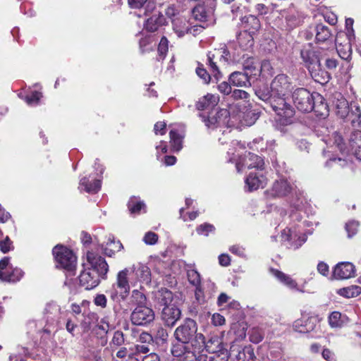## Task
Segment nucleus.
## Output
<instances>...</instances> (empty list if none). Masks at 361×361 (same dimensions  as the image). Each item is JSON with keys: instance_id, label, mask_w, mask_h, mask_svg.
Masks as SVG:
<instances>
[{"instance_id": "1", "label": "nucleus", "mask_w": 361, "mask_h": 361, "mask_svg": "<svg viewBox=\"0 0 361 361\" xmlns=\"http://www.w3.org/2000/svg\"><path fill=\"white\" fill-rule=\"evenodd\" d=\"M292 88L290 79L285 74L276 75L270 85L272 96L271 107L279 116L284 118L286 121L295 114L294 109L286 102L285 97Z\"/></svg>"}, {"instance_id": "2", "label": "nucleus", "mask_w": 361, "mask_h": 361, "mask_svg": "<svg viewBox=\"0 0 361 361\" xmlns=\"http://www.w3.org/2000/svg\"><path fill=\"white\" fill-rule=\"evenodd\" d=\"M295 106L302 112L314 111L320 116L328 115V106L324 97L317 92H310L305 88H298L292 94Z\"/></svg>"}, {"instance_id": "3", "label": "nucleus", "mask_w": 361, "mask_h": 361, "mask_svg": "<svg viewBox=\"0 0 361 361\" xmlns=\"http://www.w3.org/2000/svg\"><path fill=\"white\" fill-rule=\"evenodd\" d=\"M177 341L183 343H191L197 347L198 343H204V336L197 333V325L195 320L186 319L174 332Z\"/></svg>"}, {"instance_id": "4", "label": "nucleus", "mask_w": 361, "mask_h": 361, "mask_svg": "<svg viewBox=\"0 0 361 361\" xmlns=\"http://www.w3.org/2000/svg\"><path fill=\"white\" fill-rule=\"evenodd\" d=\"M53 255L56 262V267L72 271L76 263V257L73 252L67 247L58 245L53 248Z\"/></svg>"}, {"instance_id": "5", "label": "nucleus", "mask_w": 361, "mask_h": 361, "mask_svg": "<svg viewBox=\"0 0 361 361\" xmlns=\"http://www.w3.org/2000/svg\"><path fill=\"white\" fill-rule=\"evenodd\" d=\"M130 272V269H124L120 271L116 276V281L112 285L113 290L111 298L115 300L118 296L122 300H125L130 293V283L128 274Z\"/></svg>"}, {"instance_id": "6", "label": "nucleus", "mask_w": 361, "mask_h": 361, "mask_svg": "<svg viewBox=\"0 0 361 361\" xmlns=\"http://www.w3.org/2000/svg\"><path fill=\"white\" fill-rule=\"evenodd\" d=\"M154 319V311L146 305H138L132 312L130 320L137 326H145Z\"/></svg>"}, {"instance_id": "7", "label": "nucleus", "mask_w": 361, "mask_h": 361, "mask_svg": "<svg viewBox=\"0 0 361 361\" xmlns=\"http://www.w3.org/2000/svg\"><path fill=\"white\" fill-rule=\"evenodd\" d=\"M87 259L90 266L87 269L91 270L92 272L97 273L99 278L106 279V275L109 271V266L106 260L92 252H87Z\"/></svg>"}, {"instance_id": "8", "label": "nucleus", "mask_w": 361, "mask_h": 361, "mask_svg": "<svg viewBox=\"0 0 361 361\" xmlns=\"http://www.w3.org/2000/svg\"><path fill=\"white\" fill-rule=\"evenodd\" d=\"M205 125L209 128H214L219 126L225 125L228 121L229 112L227 109H222L213 114H209L208 116L200 115Z\"/></svg>"}, {"instance_id": "9", "label": "nucleus", "mask_w": 361, "mask_h": 361, "mask_svg": "<svg viewBox=\"0 0 361 361\" xmlns=\"http://www.w3.org/2000/svg\"><path fill=\"white\" fill-rule=\"evenodd\" d=\"M243 166H246L247 169H256L257 171H263L264 169V161L261 157L249 152L245 156L242 164L238 162L235 165L238 172L243 170Z\"/></svg>"}, {"instance_id": "10", "label": "nucleus", "mask_w": 361, "mask_h": 361, "mask_svg": "<svg viewBox=\"0 0 361 361\" xmlns=\"http://www.w3.org/2000/svg\"><path fill=\"white\" fill-rule=\"evenodd\" d=\"M300 57L308 71L316 68V66L317 67V65H319L320 59L318 53L310 45L301 49Z\"/></svg>"}, {"instance_id": "11", "label": "nucleus", "mask_w": 361, "mask_h": 361, "mask_svg": "<svg viewBox=\"0 0 361 361\" xmlns=\"http://www.w3.org/2000/svg\"><path fill=\"white\" fill-rule=\"evenodd\" d=\"M181 316L180 310L174 305H166L161 312V320L168 326H173Z\"/></svg>"}, {"instance_id": "12", "label": "nucleus", "mask_w": 361, "mask_h": 361, "mask_svg": "<svg viewBox=\"0 0 361 361\" xmlns=\"http://www.w3.org/2000/svg\"><path fill=\"white\" fill-rule=\"evenodd\" d=\"M101 278L99 274L92 272L87 269L82 271L79 276L80 285L85 290H92L97 287L100 283Z\"/></svg>"}, {"instance_id": "13", "label": "nucleus", "mask_w": 361, "mask_h": 361, "mask_svg": "<svg viewBox=\"0 0 361 361\" xmlns=\"http://www.w3.org/2000/svg\"><path fill=\"white\" fill-rule=\"evenodd\" d=\"M267 183V178L264 176L263 171L257 172H250L245 179V184L250 191L257 190L259 188H264Z\"/></svg>"}, {"instance_id": "14", "label": "nucleus", "mask_w": 361, "mask_h": 361, "mask_svg": "<svg viewBox=\"0 0 361 361\" xmlns=\"http://www.w3.org/2000/svg\"><path fill=\"white\" fill-rule=\"evenodd\" d=\"M355 272V266L352 263L340 262L334 267L333 276L336 279H347L353 277Z\"/></svg>"}, {"instance_id": "15", "label": "nucleus", "mask_w": 361, "mask_h": 361, "mask_svg": "<svg viewBox=\"0 0 361 361\" xmlns=\"http://www.w3.org/2000/svg\"><path fill=\"white\" fill-rule=\"evenodd\" d=\"M185 344L180 343L173 345L171 348V354L181 361H195L197 360L196 354L191 351Z\"/></svg>"}, {"instance_id": "16", "label": "nucleus", "mask_w": 361, "mask_h": 361, "mask_svg": "<svg viewBox=\"0 0 361 361\" xmlns=\"http://www.w3.org/2000/svg\"><path fill=\"white\" fill-rule=\"evenodd\" d=\"M333 106L335 108L336 114L341 118H345L349 114V106L348 101L340 93H336L334 96L332 101Z\"/></svg>"}, {"instance_id": "17", "label": "nucleus", "mask_w": 361, "mask_h": 361, "mask_svg": "<svg viewBox=\"0 0 361 361\" xmlns=\"http://www.w3.org/2000/svg\"><path fill=\"white\" fill-rule=\"evenodd\" d=\"M318 324V319L316 317H310L307 319H297L294 322L293 328L295 331L300 333H308L313 331Z\"/></svg>"}, {"instance_id": "18", "label": "nucleus", "mask_w": 361, "mask_h": 361, "mask_svg": "<svg viewBox=\"0 0 361 361\" xmlns=\"http://www.w3.org/2000/svg\"><path fill=\"white\" fill-rule=\"evenodd\" d=\"M203 347L212 354L219 353L222 350L221 340L217 336H212L207 341L204 337V343H198L197 348L200 350Z\"/></svg>"}, {"instance_id": "19", "label": "nucleus", "mask_w": 361, "mask_h": 361, "mask_svg": "<svg viewBox=\"0 0 361 361\" xmlns=\"http://www.w3.org/2000/svg\"><path fill=\"white\" fill-rule=\"evenodd\" d=\"M130 270L135 274L137 281L146 284L151 282V271L147 266L138 264L137 265H133Z\"/></svg>"}, {"instance_id": "20", "label": "nucleus", "mask_w": 361, "mask_h": 361, "mask_svg": "<svg viewBox=\"0 0 361 361\" xmlns=\"http://www.w3.org/2000/svg\"><path fill=\"white\" fill-rule=\"evenodd\" d=\"M285 19L288 28L293 29L302 23L303 15L295 8H288L286 13Z\"/></svg>"}, {"instance_id": "21", "label": "nucleus", "mask_w": 361, "mask_h": 361, "mask_svg": "<svg viewBox=\"0 0 361 361\" xmlns=\"http://www.w3.org/2000/svg\"><path fill=\"white\" fill-rule=\"evenodd\" d=\"M250 76L245 72L235 71L229 76V82L234 86L247 87L251 86Z\"/></svg>"}, {"instance_id": "22", "label": "nucleus", "mask_w": 361, "mask_h": 361, "mask_svg": "<svg viewBox=\"0 0 361 361\" xmlns=\"http://www.w3.org/2000/svg\"><path fill=\"white\" fill-rule=\"evenodd\" d=\"M293 190L292 186L286 180H279L274 182L271 194L274 197H283L288 195Z\"/></svg>"}, {"instance_id": "23", "label": "nucleus", "mask_w": 361, "mask_h": 361, "mask_svg": "<svg viewBox=\"0 0 361 361\" xmlns=\"http://www.w3.org/2000/svg\"><path fill=\"white\" fill-rule=\"evenodd\" d=\"M173 27L178 37H183L191 31L190 23L185 17H177L172 20Z\"/></svg>"}, {"instance_id": "24", "label": "nucleus", "mask_w": 361, "mask_h": 361, "mask_svg": "<svg viewBox=\"0 0 361 361\" xmlns=\"http://www.w3.org/2000/svg\"><path fill=\"white\" fill-rule=\"evenodd\" d=\"M165 18L161 12L153 14L149 18L145 24V29L149 32H155L158 28L164 25Z\"/></svg>"}, {"instance_id": "25", "label": "nucleus", "mask_w": 361, "mask_h": 361, "mask_svg": "<svg viewBox=\"0 0 361 361\" xmlns=\"http://www.w3.org/2000/svg\"><path fill=\"white\" fill-rule=\"evenodd\" d=\"M309 72L314 80L322 85L327 83L331 78L329 71L322 68L321 63L317 65V67L316 66V68H312Z\"/></svg>"}, {"instance_id": "26", "label": "nucleus", "mask_w": 361, "mask_h": 361, "mask_svg": "<svg viewBox=\"0 0 361 361\" xmlns=\"http://www.w3.org/2000/svg\"><path fill=\"white\" fill-rule=\"evenodd\" d=\"M219 101L218 96L212 94H207L202 97L197 102L196 107L198 110L212 109L217 105Z\"/></svg>"}, {"instance_id": "27", "label": "nucleus", "mask_w": 361, "mask_h": 361, "mask_svg": "<svg viewBox=\"0 0 361 361\" xmlns=\"http://www.w3.org/2000/svg\"><path fill=\"white\" fill-rule=\"evenodd\" d=\"M243 66L244 72L248 74L250 77L259 75V63L255 58H247L244 61Z\"/></svg>"}, {"instance_id": "28", "label": "nucleus", "mask_w": 361, "mask_h": 361, "mask_svg": "<svg viewBox=\"0 0 361 361\" xmlns=\"http://www.w3.org/2000/svg\"><path fill=\"white\" fill-rule=\"evenodd\" d=\"M270 272L281 283H284L288 288L291 289L298 290V284L290 276L284 274L283 272L275 269H271Z\"/></svg>"}, {"instance_id": "29", "label": "nucleus", "mask_w": 361, "mask_h": 361, "mask_svg": "<svg viewBox=\"0 0 361 361\" xmlns=\"http://www.w3.org/2000/svg\"><path fill=\"white\" fill-rule=\"evenodd\" d=\"M155 300L160 305H171L173 293L167 288H162L155 293Z\"/></svg>"}, {"instance_id": "30", "label": "nucleus", "mask_w": 361, "mask_h": 361, "mask_svg": "<svg viewBox=\"0 0 361 361\" xmlns=\"http://www.w3.org/2000/svg\"><path fill=\"white\" fill-rule=\"evenodd\" d=\"M82 187H84L85 191L88 193H97L101 188V182L99 179H94L92 183L88 178L84 177L80 180L79 189Z\"/></svg>"}, {"instance_id": "31", "label": "nucleus", "mask_w": 361, "mask_h": 361, "mask_svg": "<svg viewBox=\"0 0 361 361\" xmlns=\"http://www.w3.org/2000/svg\"><path fill=\"white\" fill-rule=\"evenodd\" d=\"M315 39L317 42H324L331 36L329 27L322 23L317 24L314 27Z\"/></svg>"}, {"instance_id": "32", "label": "nucleus", "mask_w": 361, "mask_h": 361, "mask_svg": "<svg viewBox=\"0 0 361 361\" xmlns=\"http://www.w3.org/2000/svg\"><path fill=\"white\" fill-rule=\"evenodd\" d=\"M243 23L244 27L249 30V32L252 34H255L261 27L259 20L254 15L245 16Z\"/></svg>"}, {"instance_id": "33", "label": "nucleus", "mask_w": 361, "mask_h": 361, "mask_svg": "<svg viewBox=\"0 0 361 361\" xmlns=\"http://www.w3.org/2000/svg\"><path fill=\"white\" fill-rule=\"evenodd\" d=\"M122 243L118 240L115 241L114 238L109 237L108 242L104 248V252L109 257L113 256L116 252L120 251L123 248Z\"/></svg>"}, {"instance_id": "34", "label": "nucleus", "mask_w": 361, "mask_h": 361, "mask_svg": "<svg viewBox=\"0 0 361 361\" xmlns=\"http://www.w3.org/2000/svg\"><path fill=\"white\" fill-rule=\"evenodd\" d=\"M128 5L131 8H140L146 5L147 12H149L154 8V4L150 0H128Z\"/></svg>"}, {"instance_id": "35", "label": "nucleus", "mask_w": 361, "mask_h": 361, "mask_svg": "<svg viewBox=\"0 0 361 361\" xmlns=\"http://www.w3.org/2000/svg\"><path fill=\"white\" fill-rule=\"evenodd\" d=\"M361 293L360 287L357 286H351L346 288H341L338 290L340 295L347 298H354L360 295Z\"/></svg>"}, {"instance_id": "36", "label": "nucleus", "mask_w": 361, "mask_h": 361, "mask_svg": "<svg viewBox=\"0 0 361 361\" xmlns=\"http://www.w3.org/2000/svg\"><path fill=\"white\" fill-rule=\"evenodd\" d=\"M169 135L173 149L176 152L180 151L182 148V137L175 130H171Z\"/></svg>"}, {"instance_id": "37", "label": "nucleus", "mask_w": 361, "mask_h": 361, "mask_svg": "<svg viewBox=\"0 0 361 361\" xmlns=\"http://www.w3.org/2000/svg\"><path fill=\"white\" fill-rule=\"evenodd\" d=\"M252 33L244 32L238 37V43L243 49H247L253 45Z\"/></svg>"}, {"instance_id": "38", "label": "nucleus", "mask_w": 361, "mask_h": 361, "mask_svg": "<svg viewBox=\"0 0 361 361\" xmlns=\"http://www.w3.org/2000/svg\"><path fill=\"white\" fill-rule=\"evenodd\" d=\"M216 55L215 53L209 52L207 54V61L208 66L210 68V71L212 72L214 76L218 79L219 76L221 75L219 67L217 66V62L215 61Z\"/></svg>"}, {"instance_id": "39", "label": "nucleus", "mask_w": 361, "mask_h": 361, "mask_svg": "<svg viewBox=\"0 0 361 361\" xmlns=\"http://www.w3.org/2000/svg\"><path fill=\"white\" fill-rule=\"evenodd\" d=\"M348 115L353 128L361 126V109L358 106H355L354 109H352L350 114Z\"/></svg>"}, {"instance_id": "40", "label": "nucleus", "mask_w": 361, "mask_h": 361, "mask_svg": "<svg viewBox=\"0 0 361 361\" xmlns=\"http://www.w3.org/2000/svg\"><path fill=\"white\" fill-rule=\"evenodd\" d=\"M125 343V336L123 331H116L110 341V346L111 348H117L122 346Z\"/></svg>"}, {"instance_id": "41", "label": "nucleus", "mask_w": 361, "mask_h": 361, "mask_svg": "<svg viewBox=\"0 0 361 361\" xmlns=\"http://www.w3.org/2000/svg\"><path fill=\"white\" fill-rule=\"evenodd\" d=\"M349 149L360 148L361 147V130L353 131L349 138Z\"/></svg>"}, {"instance_id": "42", "label": "nucleus", "mask_w": 361, "mask_h": 361, "mask_svg": "<svg viewBox=\"0 0 361 361\" xmlns=\"http://www.w3.org/2000/svg\"><path fill=\"white\" fill-rule=\"evenodd\" d=\"M129 211L131 214H139L145 205L143 202L138 200L135 197H132L128 203Z\"/></svg>"}, {"instance_id": "43", "label": "nucleus", "mask_w": 361, "mask_h": 361, "mask_svg": "<svg viewBox=\"0 0 361 361\" xmlns=\"http://www.w3.org/2000/svg\"><path fill=\"white\" fill-rule=\"evenodd\" d=\"M130 302L137 306L145 305L146 297L142 292L133 290L130 296Z\"/></svg>"}, {"instance_id": "44", "label": "nucleus", "mask_w": 361, "mask_h": 361, "mask_svg": "<svg viewBox=\"0 0 361 361\" xmlns=\"http://www.w3.org/2000/svg\"><path fill=\"white\" fill-rule=\"evenodd\" d=\"M192 16L196 20L204 22L207 20V13L202 5H197L192 9Z\"/></svg>"}, {"instance_id": "45", "label": "nucleus", "mask_w": 361, "mask_h": 361, "mask_svg": "<svg viewBox=\"0 0 361 361\" xmlns=\"http://www.w3.org/2000/svg\"><path fill=\"white\" fill-rule=\"evenodd\" d=\"M11 270H12L11 272H10V271H8L7 272L6 276H4L3 280L8 281H19L21 279V277L23 276L22 270H20L19 269H12Z\"/></svg>"}, {"instance_id": "46", "label": "nucleus", "mask_w": 361, "mask_h": 361, "mask_svg": "<svg viewBox=\"0 0 361 361\" xmlns=\"http://www.w3.org/2000/svg\"><path fill=\"white\" fill-rule=\"evenodd\" d=\"M255 94L257 97L263 101L269 100L270 104H271V90L269 91L266 87L262 88L258 87L255 89Z\"/></svg>"}, {"instance_id": "47", "label": "nucleus", "mask_w": 361, "mask_h": 361, "mask_svg": "<svg viewBox=\"0 0 361 361\" xmlns=\"http://www.w3.org/2000/svg\"><path fill=\"white\" fill-rule=\"evenodd\" d=\"M42 97V93L37 91H34L30 95L25 97V101L30 106H35L38 104L39 99Z\"/></svg>"}, {"instance_id": "48", "label": "nucleus", "mask_w": 361, "mask_h": 361, "mask_svg": "<svg viewBox=\"0 0 361 361\" xmlns=\"http://www.w3.org/2000/svg\"><path fill=\"white\" fill-rule=\"evenodd\" d=\"M10 258L4 257L0 260V279H4V276H6L7 272L12 269V267L9 264Z\"/></svg>"}, {"instance_id": "49", "label": "nucleus", "mask_w": 361, "mask_h": 361, "mask_svg": "<svg viewBox=\"0 0 361 361\" xmlns=\"http://www.w3.org/2000/svg\"><path fill=\"white\" fill-rule=\"evenodd\" d=\"M222 355H224V357H221L219 353H214L212 355L207 356L202 355L199 357L198 361H226L227 360V355L221 353Z\"/></svg>"}, {"instance_id": "50", "label": "nucleus", "mask_w": 361, "mask_h": 361, "mask_svg": "<svg viewBox=\"0 0 361 361\" xmlns=\"http://www.w3.org/2000/svg\"><path fill=\"white\" fill-rule=\"evenodd\" d=\"M215 230L212 224L204 223L197 227L196 231L199 235H208L209 233L214 232Z\"/></svg>"}, {"instance_id": "51", "label": "nucleus", "mask_w": 361, "mask_h": 361, "mask_svg": "<svg viewBox=\"0 0 361 361\" xmlns=\"http://www.w3.org/2000/svg\"><path fill=\"white\" fill-rule=\"evenodd\" d=\"M241 354L243 355L244 358L247 359L248 361H255L257 359L253 348L250 346H245L243 349V352H239V359H241Z\"/></svg>"}, {"instance_id": "52", "label": "nucleus", "mask_w": 361, "mask_h": 361, "mask_svg": "<svg viewBox=\"0 0 361 361\" xmlns=\"http://www.w3.org/2000/svg\"><path fill=\"white\" fill-rule=\"evenodd\" d=\"M169 41L166 37H161L158 46V52L159 55L164 59L168 51Z\"/></svg>"}, {"instance_id": "53", "label": "nucleus", "mask_w": 361, "mask_h": 361, "mask_svg": "<svg viewBox=\"0 0 361 361\" xmlns=\"http://www.w3.org/2000/svg\"><path fill=\"white\" fill-rule=\"evenodd\" d=\"M250 94L248 92H247L245 90H234L231 94V97L232 99H233L234 100H238V99H248Z\"/></svg>"}, {"instance_id": "54", "label": "nucleus", "mask_w": 361, "mask_h": 361, "mask_svg": "<svg viewBox=\"0 0 361 361\" xmlns=\"http://www.w3.org/2000/svg\"><path fill=\"white\" fill-rule=\"evenodd\" d=\"M190 283L193 286H198L200 283V276L197 271L190 270L188 272Z\"/></svg>"}, {"instance_id": "55", "label": "nucleus", "mask_w": 361, "mask_h": 361, "mask_svg": "<svg viewBox=\"0 0 361 361\" xmlns=\"http://www.w3.org/2000/svg\"><path fill=\"white\" fill-rule=\"evenodd\" d=\"M359 226V223L357 221H350L346 224L345 225V229L348 232V235L349 238L354 235L357 231V228Z\"/></svg>"}, {"instance_id": "56", "label": "nucleus", "mask_w": 361, "mask_h": 361, "mask_svg": "<svg viewBox=\"0 0 361 361\" xmlns=\"http://www.w3.org/2000/svg\"><path fill=\"white\" fill-rule=\"evenodd\" d=\"M97 327L102 331L104 334H106L109 329L114 328L113 325L109 323L106 317L102 319Z\"/></svg>"}, {"instance_id": "57", "label": "nucleus", "mask_w": 361, "mask_h": 361, "mask_svg": "<svg viewBox=\"0 0 361 361\" xmlns=\"http://www.w3.org/2000/svg\"><path fill=\"white\" fill-rule=\"evenodd\" d=\"M259 69V75H264L266 74L270 75L272 71V66L269 61L264 60L261 63Z\"/></svg>"}, {"instance_id": "58", "label": "nucleus", "mask_w": 361, "mask_h": 361, "mask_svg": "<svg viewBox=\"0 0 361 361\" xmlns=\"http://www.w3.org/2000/svg\"><path fill=\"white\" fill-rule=\"evenodd\" d=\"M168 336H169L168 332L164 328H163L161 326H159L157 329L156 334L154 336L156 340H159L162 342H165L167 340Z\"/></svg>"}, {"instance_id": "59", "label": "nucleus", "mask_w": 361, "mask_h": 361, "mask_svg": "<svg viewBox=\"0 0 361 361\" xmlns=\"http://www.w3.org/2000/svg\"><path fill=\"white\" fill-rule=\"evenodd\" d=\"M12 248V241L8 236H6L4 240L0 241V250L2 252L6 253L8 251H10Z\"/></svg>"}, {"instance_id": "60", "label": "nucleus", "mask_w": 361, "mask_h": 361, "mask_svg": "<svg viewBox=\"0 0 361 361\" xmlns=\"http://www.w3.org/2000/svg\"><path fill=\"white\" fill-rule=\"evenodd\" d=\"M144 242L147 245H154L158 240V235L154 232H147L143 238Z\"/></svg>"}, {"instance_id": "61", "label": "nucleus", "mask_w": 361, "mask_h": 361, "mask_svg": "<svg viewBox=\"0 0 361 361\" xmlns=\"http://www.w3.org/2000/svg\"><path fill=\"white\" fill-rule=\"evenodd\" d=\"M250 339L251 342L258 343L262 341L263 335L258 329H253L250 334Z\"/></svg>"}, {"instance_id": "62", "label": "nucleus", "mask_w": 361, "mask_h": 361, "mask_svg": "<svg viewBox=\"0 0 361 361\" xmlns=\"http://www.w3.org/2000/svg\"><path fill=\"white\" fill-rule=\"evenodd\" d=\"M196 73L204 83H208L210 81L211 77L204 68L199 66L196 69Z\"/></svg>"}, {"instance_id": "63", "label": "nucleus", "mask_w": 361, "mask_h": 361, "mask_svg": "<svg viewBox=\"0 0 361 361\" xmlns=\"http://www.w3.org/2000/svg\"><path fill=\"white\" fill-rule=\"evenodd\" d=\"M229 250L233 254H235L239 257H245V248L238 245H235L231 246L229 248Z\"/></svg>"}, {"instance_id": "64", "label": "nucleus", "mask_w": 361, "mask_h": 361, "mask_svg": "<svg viewBox=\"0 0 361 361\" xmlns=\"http://www.w3.org/2000/svg\"><path fill=\"white\" fill-rule=\"evenodd\" d=\"M94 302L97 306L104 308L106 306L107 300L104 294H99L94 298Z\"/></svg>"}]
</instances>
